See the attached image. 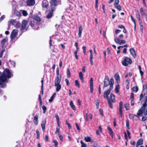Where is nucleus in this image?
Listing matches in <instances>:
<instances>
[{
    "label": "nucleus",
    "instance_id": "obj_43",
    "mask_svg": "<svg viewBox=\"0 0 147 147\" xmlns=\"http://www.w3.org/2000/svg\"><path fill=\"white\" fill-rule=\"evenodd\" d=\"M139 23V25L140 26V28L141 30V32H143V24L142 23V22H140Z\"/></svg>",
    "mask_w": 147,
    "mask_h": 147
},
{
    "label": "nucleus",
    "instance_id": "obj_26",
    "mask_svg": "<svg viewBox=\"0 0 147 147\" xmlns=\"http://www.w3.org/2000/svg\"><path fill=\"white\" fill-rule=\"evenodd\" d=\"M55 86L56 87V91L58 92L61 89V85L60 84H55Z\"/></svg>",
    "mask_w": 147,
    "mask_h": 147
},
{
    "label": "nucleus",
    "instance_id": "obj_57",
    "mask_svg": "<svg viewBox=\"0 0 147 147\" xmlns=\"http://www.w3.org/2000/svg\"><path fill=\"white\" fill-rule=\"evenodd\" d=\"M126 127H127V129H129V123L127 121L126 122Z\"/></svg>",
    "mask_w": 147,
    "mask_h": 147
},
{
    "label": "nucleus",
    "instance_id": "obj_55",
    "mask_svg": "<svg viewBox=\"0 0 147 147\" xmlns=\"http://www.w3.org/2000/svg\"><path fill=\"white\" fill-rule=\"evenodd\" d=\"M7 40L6 38H4L1 41V43L2 44H4L6 41Z\"/></svg>",
    "mask_w": 147,
    "mask_h": 147
},
{
    "label": "nucleus",
    "instance_id": "obj_20",
    "mask_svg": "<svg viewBox=\"0 0 147 147\" xmlns=\"http://www.w3.org/2000/svg\"><path fill=\"white\" fill-rule=\"evenodd\" d=\"M115 78L118 83H119L120 82V77L118 73H116L115 75L114 76Z\"/></svg>",
    "mask_w": 147,
    "mask_h": 147
},
{
    "label": "nucleus",
    "instance_id": "obj_46",
    "mask_svg": "<svg viewBox=\"0 0 147 147\" xmlns=\"http://www.w3.org/2000/svg\"><path fill=\"white\" fill-rule=\"evenodd\" d=\"M42 109L43 110V113H45L46 111L47 108L46 106L45 105H43L42 106Z\"/></svg>",
    "mask_w": 147,
    "mask_h": 147
},
{
    "label": "nucleus",
    "instance_id": "obj_32",
    "mask_svg": "<svg viewBox=\"0 0 147 147\" xmlns=\"http://www.w3.org/2000/svg\"><path fill=\"white\" fill-rule=\"evenodd\" d=\"M107 129L109 131V134L111 135H113V131L112 129L109 126L107 127Z\"/></svg>",
    "mask_w": 147,
    "mask_h": 147
},
{
    "label": "nucleus",
    "instance_id": "obj_42",
    "mask_svg": "<svg viewBox=\"0 0 147 147\" xmlns=\"http://www.w3.org/2000/svg\"><path fill=\"white\" fill-rule=\"evenodd\" d=\"M58 125V126L56 128V131L55 132V133H58V134H59V133H60V125L59 124V125Z\"/></svg>",
    "mask_w": 147,
    "mask_h": 147
},
{
    "label": "nucleus",
    "instance_id": "obj_64",
    "mask_svg": "<svg viewBox=\"0 0 147 147\" xmlns=\"http://www.w3.org/2000/svg\"><path fill=\"white\" fill-rule=\"evenodd\" d=\"M5 18V16L4 15L2 16L0 18V21H2Z\"/></svg>",
    "mask_w": 147,
    "mask_h": 147
},
{
    "label": "nucleus",
    "instance_id": "obj_30",
    "mask_svg": "<svg viewBox=\"0 0 147 147\" xmlns=\"http://www.w3.org/2000/svg\"><path fill=\"white\" fill-rule=\"evenodd\" d=\"M46 123V121H43L41 124V127L43 131H44L45 129V125Z\"/></svg>",
    "mask_w": 147,
    "mask_h": 147
},
{
    "label": "nucleus",
    "instance_id": "obj_52",
    "mask_svg": "<svg viewBox=\"0 0 147 147\" xmlns=\"http://www.w3.org/2000/svg\"><path fill=\"white\" fill-rule=\"evenodd\" d=\"M36 132L37 135V138L38 139L40 137V133L39 131L38 130H37L36 131Z\"/></svg>",
    "mask_w": 147,
    "mask_h": 147
},
{
    "label": "nucleus",
    "instance_id": "obj_15",
    "mask_svg": "<svg viewBox=\"0 0 147 147\" xmlns=\"http://www.w3.org/2000/svg\"><path fill=\"white\" fill-rule=\"evenodd\" d=\"M26 3L28 6H32L34 5L35 1L34 0H28L26 1Z\"/></svg>",
    "mask_w": 147,
    "mask_h": 147
},
{
    "label": "nucleus",
    "instance_id": "obj_54",
    "mask_svg": "<svg viewBox=\"0 0 147 147\" xmlns=\"http://www.w3.org/2000/svg\"><path fill=\"white\" fill-rule=\"evenodd\" d=\"M99 113L100 115L102 116H103V111L101 109H99Z\"/></svg>",
    "mask_w": 147,
    "mask_h": 147
},
{
    "label": "nucleus",
    "instance_id": "obj_6",
    "mask_svg": "<svg viewBox=\"0 0 147 147\" xmlns=\"http://www.w3.org/2000/svg\"><path fill=\"white\" fill-rule=\"evenodd\" d=\"M18 30L17 29L13 30L11 32L10 37L11 39H14L18 34Z\"/></svg>",
    "mask_w": 147,
    "mask_h": 147
},
{
    "label": "nucleus",
    "instance_id": "obj_51",
    "mask_svg": "<svg viewBox=\"0 0 147 147\" xmlns=\"http://www.w3.org/2000/svg\"><path fill=\"white\" fill-rule=\"evenodd\" d=\"M53 142L54 143V145H55V147H58L57 146H58V142L56 140H55L53 141Z\"/></svg>",
    "mask_w": 147,
    "mask_h": 147
},
{
    "label": "nucleus",
    "instance_id": "obj_27",
    "mask_svg": "<svg viewBox=\"0 0 147 147\" xmlns=\"http://www.w3.org/2000/svg\"><path fill=\"white\" fill-rule=\"evenodd\" d=\"M84 140L87 142H92V140L90 137L88 136L85 137H84Z\"/></svg>",
    "mask_w": 147,
    "mask_h": 147
},
{
    "label": "nucleus",
    "instance_id": "obj_31",
    "mask_svg": "<svg viewBox=\"0 0 147 147\" xmlns=\"http://www.w3.org/2000/svg\"><path fill=\"white\" fill-rule=\"evenodd\" d=\"M124 106L126 110L130 109V107L129 104L126 103L124 105Z\"/></svg>",
    "mask_w": 147,
    "mask_h": 147
},
{
    "label": "nucleus",
    "instance_id": "obj_59",
    "mask_svg": "<svg viewBox=\"0 0 147 147\" xmlns=\"http://www.w3.org/2000/svg\"><path fill=\"white\" fill-rule=\"evenodd\" d=\"M76 128L79 131H80V129L79 127V126H78V123H76Z\"/></svg>",
    "mask_w": 147,
    "mask_h": 147
},
{
    "label": "nucleus",
    "instance_id": "obj_17",
    "mask_svg": "<svg viewBox=\"0 0 147 147\" xmlns=\"http://www.w3.org/2000/svg\"><path fill=\"white\" fill-rule=\"evenodd\" d=\"M129 51L131 54L132 55L134 58H135L136 57V52L133 48H131L129 49Z\"/></svg>",
    "mask_w": 147,
    "mask_h": 147
},
{
    "label": "nucleus",
    "instance_id": "obj_2",
    "mask_svg": "<svg viewBox=\"0 0 147 147\" xmlns=\"http://www.w3.org/2000/svg\"><path fill=\"white\" fill-rule=\"evenodd\" d=\"M142 100V102L143 101L144 102V104L141 108L138 110L137 113V115L138 116H142L143 115V113L145 115H147V107H146V102L145 103V100H144L143 99Z\"/></svg>",
    "mask_w": 147,
    "mask_h": 147
},
{
    "label": "nucleus",
    "instance_id": "obj_22",
    "mask_svg": "<svg viewBox=\"0 0 147 147\" xmlns=\"http://www.w3.org/2000/svg\"><path fill=\"white\" fill-rule=\"evenodd\" d=\"M54 10V9H52V10L50 11V12L48 13L47 16V18H51L52 16L53 11Z\"/></svg>",
    "mask_w": 147,
    "mask_h": 147
},
{
    "label": "nucleus",
    "instance_id": "obj_49",
    "mask_svg": "<svg viewBox=\"0 0 147 147\" xmlns=\"http://www.w3.org/2000/svg\"><path fill=\"white\" fill-rule=\"evenodd\" d=\"M137 18L138 19V21H139V22L140 23V22H142V20H141L140 16V14L139 15H136V16Z\"/></svg>",
    "mask_w": 147,
    "mask_h": 147
},
{
    "label": "nucleus",
    "instance_id": "obj_1",
    "mask_svg": "<svg viewBox=\"0 0 147 147\" xmlns=\"http://www.w3.org/2000/svg\"><path fill=\"white\" fill-rule=\"evenodd\" d=\"M12 76V74L8 69H5L3 74L0 76V87L3 88L6 86L5 81L7 78H9Z\"/></svg>",
    "mask_w": 147,
    "mask_h": 147
},
{
    "label": "nucleus",
    "instance_id": "obj_14",
    "mask_svg": "<svg viewBox=\"0 0 147 147\" xmlns=\"http://www.w3.org/2000/svg\"><path fill=\"white\" fill-rule=\"evenodd\" d=\"M49 3L47 0H43L42 1V6L43 8H47L48 6Z\"/></svg>",
    "mask_w": 147,
    "mask_h": 147
},
{
    "label": "nucleus",
    "instance_id": "obj_23",
    "mask_svg": "<svg viewBox=\"0 0 147 147\" xmlns=\"http://www.w3.org/2000/svg\"><path fill=\"white\" fill-rule=\"evenodd\" d=\"M38 116L36 115L34 117L33 121L34 123L36 125H37L38 123Z\"/></svg>",
    "mask_w": 147,
    "mask_h": 147
},
{
    "label": "nucleus",
    "instance_id": "obj_10",
    "mask_svg": "<svg viewBox=\"0 0 147 147\" xmlns=\"http://www.w3.org/2000/svg\"><path fill=\"white\" fill-rule=\"evenodd\" d=\"M122 107H123V103L122 102H121L119 103V115L122 117L123 115L122 113Z\"/></svg>",
    "mask_w": 147,
    "mask_h": 147
},
{
    "label": "nucleus",
    "instance_id": "obj_58",
    "mask_svg": "<svg viewBox=\"0 0 147 147\" xmlns=\"http://www.w3.org/2000/svg\"><path fill=\"white\" fill-rule=\"evenodd\" d=\"M137 116H138L137 115H132L130 114L129 115V118L130 119H131V118H132V117L134 118L135 117H137Z\"/></svg>",
    "mask_w": 147,
    "mask_h": 147
},
{
    "label": "nucleus",
    "instance_id": "obj_41",
    "mask_svg": "<svg viewBox=\"0 0 147 147\" xmlns=\"http://www.w3.org/2000/svg\"><path fill=\"white\" fill-rule=\"evenodd\" d=\"M55 117L56 118L57 121V124L59 125V119L58 115H55Z\"/></svg>",
    "mask_w": 147,
    "mask_h": 147
},
{
    "label": "nucleus",
    "instance_id": "obj_29",
    "mask_svg": "<svg viewBox=\"0 0 147 147\" xmlns=\"http://www.w3.org/2000/svg\"><path fill=\"white\" fill-rule=\"evenodd\" d=\"M34 19L37 21L40 22L41 21L40 17L38 16H36L34 17Z\"/></svg>",
    "mask_w": 147,
    "mask_h": 147
},
{
    "label": "nucleus",
    "instance_id": "obj_33",
    "mask_svg": "<svg viewBox=\"0 0 147 147\" xmlns=\"http://www.w3.org/2000/svg\"><path fill=\"white\" fill-rule=\"evenodd\" d=\"M55 94H56L55 93H54V94L51 97L50 99H49V101L50 102H51L53 101V99L55 97Z\"/></svg>",
    "mask_w": 147,
    "mask_h": 147
},
{
    "label": "nucleus",
    "instance_id": "obj_63",
    "mask_svg": "<svg viewBox=\"0 0 147 147\" xmlns=\"http://www.w3.org/2000/svg\"><path fill=\"white\" fill-rule=\"evenodd\" d=\"M106 52L105 51H104V52H103L104 56V59H105V60H106Z\"/></svg>",
    "mask_w": 147,
    "mask_h": 147
},
{
    "label": "nucleus",
    "instance_id": "obj_37",
    "mask_svg": "<svg viewBox=\"0 0 147 147\" xmlns=\"http://www.w3.org/2000/svg\"><path fill=\"white\" fill-rule=\"evenodd\" d=\"M75 86L78 87H80V84L78 80H76L75 81Z\"/></svg>",
    "mask_w": 147,
    "mask_h": 147
},
{
    "label": "nucleus",
    "instance_id": "obj_56",
    "mask_svg": "<svg viewBox=\"0 0 147 147\" xmlns=\"http://www.w3.org/2000/svg\"><path fill=\"white\" fill-rule=\"evenodd\" d=\"M129 129H127V135H128V136L129 138L130 139L131 138V137L130 136V133L129 132Z\"/></svg>",
    "mask_w": 147,
    "mask_h": 147
},
{
    "label": "nucleus",
    "instance_id": "obj_16",
    "mask_svg": "<svg viewBox=\"0 0 147 147\" xmlns=\"http://www.w3.org/2000/svg\"><path fill=\"white\" fill-rule=\"evenodd\" d=\"M61 76H57L55 80V84H59L61 82Z\"/></svg>",
    "mask_w": 147,
    "mask_h": 147
},
{
    "label": "nucleus",
    "instance_id": "obj_40",
    "mask_svg": "<svg viewBox=\"0 0 147 147\" xmlns=\"http://www.w3.org/2000/svg\"><path fill=\"white\" fill-rule=\"evenodd\" d=\"M143 140L142 139H140L138 140L137 143L140 145L143 144Z\"/></svg>",
    "mask_w": 147,
    "mask_h": 147
},
{
    "label": "nucleus",
    "instance_id": "obj_8",
    "mask_svg": "<svg viewBox=\"0 0 147 147\" xmlns=\"http://www.w3.org/2000/svg\"><path fill=\"white\" fill-rule=\"evenodd\" d=\"M28 24L27 21L25 20H24L22 22V25L21 27L20 30L22 31L24 30L26 27V26Z\"/></svg>",
    "mask_w": 147,
    "mask_h": 147
},
{
    "label": "nucleus",
    "instance_id": "obj_62",
    "mask_svg": "<svg viewBox=\"0 0 147 147\" xmlns=\"http://www.w3.org/2000/svg\"><path fill=\"white\" fill-rule=\"evenodd\" d=\"M14 11L15 13H17V15L19 16H21V15H20V13L19 12H18L16 10H14Z\"/></svg>",
    "mask_w": 147,
    "mask_h": 147
},
{
    "label": "nucleus",
    "instance_id": "obj_24",
    "mask_svg": "<svg viewBox=\"0 0 147 147\" xmlns=\"http://www.w3.org/2000/svg\"><path fill=\"white\" fill-rule=\"evenodd\" d=\"M69 105L73 110H76V107L75 105L74 104L73 101L72 100H71L70 101Z\"/></svg>",
    "mask_w": 147,
    "mask_h": 147
},
{
    "label": "nucleus",
    "instance_id": "obj_18",
    "mask_svg": "<svg viewBox=\"0 0 147 147\" xmlns=\"http://www.w3.org/2000/svg\"><path fill=\"white\" fill-rule=\"evenodd\" d=\"M111 92V90H106L104 93V97L105 98H108V96L110 94Z\"/></svg>",
    "mask_w": 147,
    "mask_h": 147
},
{
    "label": "nucleus",
    "instance_id": "obj_50",
    "mask_svg": "<svg viewBox=\"0 0 147 147\" xmlns=\"http://www.w3.org/2000/svg\"><path fill=\"white\" fill-rule=\"evenodd\" d=\"M65 124L66 125H67L68 126V127L69 129H70L71 128V126L69 123H68L67 120H66L65 121Z\"/></svg>",
    "mask_w": 147,
    "mask_h": 147
},
{
    "label": "nucleus",
    "instance_id": "obj_35",
    "mask_svg": "<svg viewBox=\"0 0 147 147\" xmlns=\"http://www.w3.org/2000/svg\"><path fill=\"white\" fill-rule=\"evenodd\" d=\"M138 88L137 86L134 87L132 88L133 91L135 92H136L138 90Z\"/></svg>",
    "mask_w": 147,
    "mask_h": 147
},
{
    "label": "nucleus",
    "instance_id": "obj_61",
    "mask_svg": "<svg viewBox=\"0 0 147 147\" xmlns=\"http://www.w3.org/2000/svg\"><path fill=\"white\" fill-rule=\"evenodd\" d=\"M65 82H66L67 85L68 86L69 84V80L67 79H65Z\"/></svg>",
    "mask_w": 147,
    "mask_h": 147
},
{
    "label": "nucleus",
    "instance_id": "obj_13",
    "mask_svg": "<svg viewBox=\"0 0 147 147\" xmlns=\"http://www.w3.org/2000/svg\"><path fill=\"white\" fill-rule=\"evenodd\" d=\"M57 3L56 0H51L50 3L52 9H55L54 7L57 5Z\"/></svg>",
    "mask_w": 147,
    "mask_h": 147
},
{
    "label": "nucleus",
    "instance_id": "obj_47",
    "mask_svg": "<svg viewBox=\"0 0 147 147\" xmlns=\"http://www.w3.org/2000/svg\"><path fill=\"white\" fill-rule=\"evenodd\" d=\"M60 140L61 141H63V137L62 135L60 133H59L58 134Z\"/></svg>",
    "mask_w": 147,
    "mask_h": 147
},
{
    "label": "nucleus",
    "instance_id": "obj_44",
    "mask_svg": "<svg viewBox=\"0 0 147 147\" xmlns=\"http://www.w3.org/2000/svg\"><path fill=\"white\" fill-rule=\"evenodd\" d=\"M22 13L23 15L25 16H26L28 15V13L25 10H22Z\"/></svg>",
    "mask_w": 147,
    "mask_h": 147
},
{
    "label": "nucleus",
    "instance_id": "obj_4",
    "mask_svg": "<svg viewBox=\"0 0 147 147\" xmlns=\"http://www.w3.org/2000/svg\"><path fill=\"white\" fill-rule=\"evenodd\" d=\"M132 63L131 60L127 57H125L122 62V64L125 66H127L128 64H130Z\"/></svg>",
    "mask_w": 147,
    "mask_h": 147
},
{
    "label": "nucleus",
    "instance_id": "obj_36",
    "mask_svg": "<svg viewBox=\"0 0 147 147\" xmlns=\"http://www.w3.org/2000/svg\"><path fill=\"white\" fill-rule=\"evenodd\" d=\"M114 83V80L113 78H111L110 79L109 81V84L113 85Z\"/></svg>",
    "mask_w": 147,
    "mask_h": 147
},
{
    "label": "nucleus",
    "instance_id": "obj_19",
    "mask_svg": "<svg viewBox=\"0 0 147 147\" xmlns=\"http://www.w3.org/2000/svg\"><path fill=\"white\" fill-rule=\"evenodd\" d=\"M82 26L80 25L79 26L78 35L79 37H81L82 31Z\"/></svg>",
    "mask_w": 147,
    "mask_h": 147
},
{
    "label": "nucleus",
    "instance_id": "obj_21",
    "mask_svg": "<svg viewBox=\"0 0 147 147\" xmlns=\"http://www.w3.org/2000/svg\"><path fill=\"white\" fill-rule=\"evenodd\" d=\"M79 77L81 81V82L82 83L84 82V79L83 78V75L81 71H80L79 73Z\"/></svg>",
    "mask_w": 147,
    "mask_h": 147
},
{
    "label": "nucleus",
    "instance_id": "obj_25",
    "mask_svg": "<svg viewBox=\"0 0 147 147\" xmlns=\"http://www.w3.org/2000/svg\"><path fill=\"white\" fill-rule=\"evenodd\" d=\"M140 12L141 13V15L143 16H146V15H147V13H146L145 11H144L142 7L140 8Z\"/></svg>",
    "mask_w": 147,
    "mask_h": 147
},
{
    "label": "nucleus",
    "instance_id": "obj_39",
    "mask_svg": "<svg viewBox=\"0 0 147 147\" xmlns=\"http://www.w3.org/2000/svg\"><path fill=\"white\" fill-rule=\"evenodd\" d=\"M80 142L81 144V147H86V144L84 143L82 140H81Z\"/></svg>",
    "mask_w": 147,
    "mask_h": 147
},
{
    "label": "nucleus",
    "instance_id": "obj_38",
    "mask_svg": "<svg viewBox=\"0 0 147 147\" xmlns=\"http://www.w3.org/2000/svg\"><path fill=\"white\" fill-rule=\"evenodd\" d=\"M109 84V81L108 80H105L104 82V87L107 86Z\"/></svg>",
    "mask_w": 147,
    "mask_h": 147
},
{
    "label": "nucleus",
    "instance_id": "obj_53",
    "mask_svg": "<svg viewBox=\"0 0 147 147\" xmlns=\"http://www.w3.org/2000/svg\"><path fill=\"white\" fill-rule=\"evenodd\" d=\"M82 49H83V52L85 55L86 54V47L85 46H83L82 47Z\"/></svg>",
    "mask_w": 147,
    "mask_h": 147
},
{
    "label": "nucleus",
    "instance_id": "obj_45",
    "mask_svg": "<svg viewBox=\"0 0 147 147\" xmlns=\"http://www.w3.org/2000/svg\"><path fill=\"white\" fill-rule=\"evenodd\" d=\"M67 74L68 78H70L71 76L70 73L69 69H68L67 70Z\"/></svg>",
    "mask_w": 147,
    "mask_h": 147
},
{
    "label": "nucleus",
    "instance_id": "obj_34",
    "mask_svg": "<svg viewBox=\"0 0 147 147\" xmlns=\"http://www.w3.org/2000/svg\"><path fill=\"white\" fill-rule=\"evenodd\" d=\"M115 7V8L118 9V10L119 11H120L121 10V7L120 5H116L114 6Z\"/></svg>",
    "mask_w": 147,
    "mask_h": 147
},
{
    "label": "nucleus",
    "instance_id": "obj_60",
    "mask_svg": "<svg viewBox=\"0 0 147 147\" xmlns=\"http://www.w3.org/2000/svg\"><path fill=\"white\" fill-rule=\"evenodd\" d=\"M147 119V117L146 116H143L142 118V120L143 121H146Z\"/></svg>",
    "mask_w": 147,
    "mask_h": 147
},
{
    "label": "nucleus",
    "instance_id": "obj_9",
    "mask_svg": "<svg viewBox=\"0 0 147 147\" xmlns=\"http://www.w3.org/2000/svg\"><path fill=\"white\" fill-rule=\"evenodd\" d=\"M89 52L90 53V64L91 65H93V52L92 50V49H90L89 50Z\"/></svg>",
    "mask_w": 147,
    "mask_h": 147
},
{
    "label": "nucleus",
    "instance_id": "obj_5",
    "mask_svg": "<svg viewBox=\"0 0 147 147\" xmlns=\"http://www.w3.org/2000/svg\"><path fill=\"white\" fill-rule=\"evenodd\" d=\"M114 40L116 43L120 45L124 44L126 42L125 40L120 39L117 37H115Z\"/></svg>",
    "mask_w": 147,
    "mask_h": 147
},
{
    "label": "nucleus",
    "instance_id": "obj_12",
    "mask_svg": "<svg viewBox=\"0 0 147 147\" xmlns=\"http://www.w3.org/2000/svg\"><path fill=\"white\" fill-rule=\"evenodd\" d=\"M90 92L92 93L93 90V79L92 78H90Z\"/></svg>",
    "mask_w": 147,
    "mask_h": 147
},
{
    "label": "nucleus",
    "instance_id": "obj_3",
    "mask_svg": "<svg viewBox=\"0 0 147 147\" xmlns=\"http://www.w3.org/2000/svg\"><path fill=\"white\" fill-rule=\"evenodd\" d=\"M147 88L146 85H143V91L144 93V95L142 94H141L140 96V100H145V103L147 102V96L146 94L147 93Z\"/></svg>",
    "mask_w": 147,
    "mask_h": 147
},
{
    "label": "nucleus",
    "instance_id": "obj_7",
    "mask_svg": "<svg viewBox=\"0 0 147 147\" xmlns=\"http://www.w3.org/2000/svg\"><path fill=\"white\" fill-rule=\"evenodd\" d=\"M110 98H107L108 102H114L115 100V96L113 93H111L110 94Z\"/></svg>",
    "mask_w": 147,
    "mask_h": 147
},
{
    "label": "nucleus",
    "instance_id": "obj_28",
    "mask_svg": "<svg viewBox=\"0 0 147 147\" xmlns=\"http://www.w3.org/2000/svg\"><path fill=\"white\" fill-rule=\"evenodd\" d=\"M120 89V86L119 84H117L116 85L115 88V92L117 93H118L119 92V90Z\"/></svg>",
    "mask_w": 147,
    "mask_h": 147
},
{
    "label": "nucleus",
    "instance_id": "obj_11",
    "mask_svg": "<svg viewBox=\"0 0 147 147\" xmlns=\"http://www.w3.org/2000/svg\"><path fill=\"white\" fill-rule=\"evenodd\" d=\"M19 22L18 21H16L15 20L11 19L8 22V24L9 25L10 24H12L13 25H15L16 26V25H17Z\"/></svg>",
    "mask_w": 147,
    "mask_h": 147
},
{
    "label": "nucleus",
    "instance_id": "obj_48",
    "mask_svg": "<svg viewBox=\"0 0 147 147\" xmlns=\"http://www.w3.org/2000/svg\"><path fill=\"white\" fill-rule=\"evenodd\" d=\"M119 0H115V1L114 3V6L118 5L119 3Z\"/></svg>",
    "mask_w": 147,
    "mask_h": 147
}]
</instances>
